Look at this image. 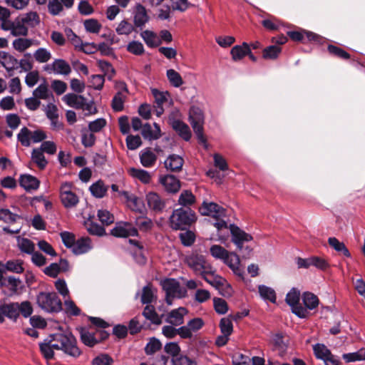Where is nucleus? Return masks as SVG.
I'll use <instances>...</instances> for the list:
<instances>
[{
    "instance_id": "obj_61",
    "label": "nucleus",
    "mask_w": 365,
    "mask_h": 365,
    "mask_svg": "<svg viewBox=\"0 0 365 365\" xmlns=\"http://www.w3.org/2000/svg\"><path fill=\"white\" fill-rule=\"evenodd\" d=\"M272 343L275 350L279 351V354L282 356L286 351L287 346L283 341L282 335L277 334L273 336Z\"/></svg>"
},
{
    "instance_id": "obj_56",
    "label": "nucleus",
    "mask_w": 365,
    "mask_h": 365,
    "mask_svg": "<svg viewBox=\"0 0 365 365\" xmlns=\"http://www.w3.org/2000/svg\"><path fill=\"white\" fill-rule=\"evenodd\" d=\"M167 77L171 85L174 87L178 88L183 84L181 76L174 69L167 71Z\"/></svg>"
},
{
    "instance_id": "obj_25",
    "label": "nucleus",
    "mask_w": 365,
    "mask_h": 365,
    "mask_svg": "<svg viewBox=\"0 0 365 365\" xmlns=\"http://www.w3.org/2000/svg\"><path fill=\"white\" fill-rule=\"evenodd\" d=\"M160 182L163 185L165 190L169 192H177L180 187L179 180L171 175L160 178Z\"/></svg>"
},
{
    "instance_id": "obj_10",
    "label": "nucleus",
    "mask_w": 365,
    "mask_h": 365,
    "mask_svg": "<svg viewBox=\"0 0 365 365\" xmlns=\"http://www.w3.org/2000/svg\"><path fill=\"white\" fill-rule=\"evenodd\" d=\"M300 292L292 288L286 296V302L291 307L292 312L299 318H306L309 314L307 309L299 304Z\"/></svg>"
},
{
    "instance_id": "obj_44",
    "label": "nucleus",
    "mask_w": 365,
    "mask_h": 365,
    "mask_svg": "<svg viewBox=\"0 0 365 365\" xmlns=\"http://www.w3.org/2000/svg\"><path fill=\"white\" fill-rule=\"evenodd\" d=\"M15 305L9 304H0V323L4 322V317H6L12 320V317L14 316L16 312Z\"/></svg>"
},
{
    "instance_id": "obj_53",
    "label": "nucleus",
    "mask_w": 365,
    "mask_h": 365,
    "mask_svg": "<svg viewBox=\"0 0 365 365\" xmlns=\"http://www.w3.org/2000/svg\"><path fill=\"white\" fill-rule=\"evenodd\" d=\"M134 31V26L126 20L121 21L115 29L118 35H130Z\"/></svg>"
},
{
    "instance_id": "obj_5",
    "label": "nucleus",
    "mask_w": 365,
    "mask_h": 365,
    "mask_svg": "<svg viewBox=\"0 0 365 365\" xmlns=\"http://www.w3.org/2000/svg\"><path fill=\"white\" fill-rule=\"evenodd\" d=\"M196 220L195 212L190 207H180L173 211L169 223L173 230H186Z\"/></svg>"
},
{
    "instance_id": "obj_59",
    "label": "nucleus",
    "mask_w": 365,
    "mask_h": 365,
    "mask_svg": "<svg viewBox=\"0 0 365 365\" xmlns=\"http://www.w3.org/2000/svg\"><path fill=\"white\" fill-rule=\"evenodd\" d=\"M126 48L128 52L136 56H140L145 52L143 43L137 41H133L128 43Z\"/></svg>"
},
{
    "instance_id": "obj_20",
    "label": "nucleus",
    "mask_w": 365,
    "mask_h": 365,
    "mask_svg": "<svg viewBox=\"0 0 365 365\" xmlns=\"http://www.w3.org/2000/svg\"><path fill=\"white\" fill-rule=\"evenodd\" d=\"M187 314L185 307H179L172 310L167 315L166 322L173 326H179L183 324L184 317Z\"/></svg>"
},
{
    "instance_id": "obj_12",
    "label": "nucleus",
    "mask_w": 365,
    "mask_h": 365,
    "mask_svg": "<svg viewBox=\"0 0 365 365\" xmlns=\"http://www.w3.org/2000/svg\"><path fill=\"white\" fill-rule=\"evenodd\" d=\"M43 68L49 74L68 76L71 72L69 63L61 58L55 59L52 63L45 65Z\"/></svg>"
},
{
    "instance_id": "obj_28",
    "label": "nucleus",
    "mask_w": 365,
    "mask_h": 365,
    "mask_svg": "<svg viewBox=\"0 0 365 365\" xmlns=\"http://www.w3.org/2000/svg\"><path fill=\"white\" fill-rule=\"evenodd\" d=\"M91 247V239L89 237H81L75 241L71 249L74 254L81 255L89 251Z\"/></svg>"
},
{
    "instance_id": "obj_19",
    "label": "nucleus",
    "mask_w": 365,
    "mask_h": 365,
    "mask_svg": "<svg viewBox=\"0 0 365 365\" xmlns=\"http://www.w3.org/2000/svg\"><path fill=\"white\" fill-rule=\"evenodd\" d=\"M0 64L6 70L9 76L19 68V61L11 54L0 51Z\"/></svg>"
},
{
    "instance_id": "obj_32",
    "label": "nucleus",
    "mask_w": 365,
    "mask_h": 365,
    "mask_svg": "<svg viewBox=\"0 0 365 365\" xmlns=\"http://www.w3.org/2000/svg\"><path fill=\"white\" fill-rule=\"evenodd\" d=\"M173 128L182 138L187 141L191 138V132L187 124L179 120H175L172 123Z\"/></svg>"
},
{
    "instance_id": "obj_64",
    "label": "nucleus",
    "mask_w": 365,
    "mask_h": 365,
    "mask_svg": "<svg viewBox=\"0 0 365 365\" xmlns=\"http://www.w3.org/2000/svg\"><path fill=\"white\" fill-rule=\"evenodd\" d=\"M84 26L87 31L93 34H98L101 29V24L93 19H88L84 21Z\"/></svg>"
},
{
    "instance_id": "obj_54",
    "label": "nucleus",
    "mask_w": 365,
    "mask_h": 365,
    "mask_svg": "<svg viewBox=\"0 0 365 365\" xmlns=\"http://www.w3.org/2000/svg\"><path fill=\"white\" fill-rule=\"evenodd\" d=\"M342 358L346 362H354L365 359V349H361L356 352L344 354Z\"/></svg>"
},
{
    "instance_id": "obj_49",
    "label": "nucleus",
    "mask_w": 365,
    "mask_h": 365,
    "mask_svg": "<svg viewBox=\"0 0 365 365\" xmlns=\"http://www.w3.org/2000/svg\"><path fill=\"white\" fill-rule=\"evenodd\" d=\"M31 45L32 40L24 38H18L15 39L12 43L13 48L19 52H24L27 48L31 47Z\"/></svg>"
},
{
    "instance_id": "obj_51",
    "label": "nucleus",
    "mask_w": 365,
    "mask_h": 365,
    "mask_svg": "<svg viewBox=\"0 0 365 365\" xmlns=\"http://www.w3.org/2000/svg\"><path fill=\"white\" fill-rule=\"evenodd\" d=\"M34 58L38 63H47L51 58V53L45 48H39L34 53Z\"/></svg>"
},
{
    "instance_id": "obj_24",
    "label": "nucleus",
    "mask_w": 365,
    "mask_h": 365,
    "mask_svg": "<svg viewBox=\"0 0 365 365\" xmlns=\"http://www.w3.org/2000/svg\"><path fill=\"white\" fill-rule=\"evenodd\" d=\"M19 184L26 191L37 190L39 187L40 182L34 176L29 174H24L20 176Z\"/></svg>"
},
{
    "instance_id": "obj_26",
    "label": "nucleus",
    "mask_w": 365,
    "mask_h": 365,
    "mask_svg": "<svg viewBox=\"0 0 365 365\" xmlns=\"http://www.w3.org/2000/svg\"><path fill=\"white\" fill-rule=\"evenodd\" d=\"M63 100L68 106L76 109L83 108L86 105V98L74 93L65 95Z\"/></svg>"
},
{
    "instance_id": "obj_16",
    "label": "nucleus",
    "mask_w": 365,
    "mask_h": 365,
    "mask_svg": "<svg viewBox=\"0 0 365 365\" xmlns=\"http://www.w3.org/2000/svg\"><path fill=\"white\" fill-rule=\"evenodd\" d=\"M230 230L232 235V242L240 250L242 248L244 242H249L252 240V237L250 234L245 232L235 225H230Z\"/></svg>"
},
{
    "instance_id": "obj_8",
    "label": "nucleus",
    "mask_w": 365,
    "mask_h": 365,
    "mask_svg": "<svg viewBox=\"0 0 365 365\" xmlns=\"http://www.w3.org/2000/svg\"><path fill=\"white\" fill-rule=\"evenodd\" d=\"M189 119L199 143L207 148L206 138L203 133L204 115L201 109L195 106L191 107L189 111Z\"/></svg>"
},
{
    "instance_id": "obj_63",
    "label": "nucleus",
    "mask_w": 365,
    "mask_h": 365,
    "mask_svg": "<svg viewBox=\"0 0 365 365\" xmlns=\"http://www.w3.org/2000/svg\"><path fill=\"white\" fill-rule=\"evenodd\" d=\"M48 12L53 16H57L63 11V7L60 0H48Z\"/></svg>"
},
{
    "instance_id": "obj_57",
    "label": "nucleus",
    "mask_w": 365,
    "mask_h": 365,
    "mask_svg": "<svg viewBox=\"0 0 365 365\" xmlns=\"http://www.w3.org/2000/svg\"><path fill=\"white\" fill-rule=\"evenodd\" d=\"M327 50L330 54L337 58L344 60L350 58V54L348 52L336 46L329 45Z\"/></svg>"
},
{
    "instance_id": "obj_38",
    "label": "nucleus",
    "mask_w": 365,
    "mask_h": 365,
    "mask_svg": "<svg viewBox=\"0 0 365 365\" xmlns=\"http://www.w3.org/2000/svg\"><path fill=\"white\" fill-rule=\"evenodd\" d=\"M230 53L234 61L241 60L250 53V46L247 43H243L241 46H235Z\"/></svg>"
},
{
    "instance_id": "obj_31",
    "label": "nucleus",
    "mask_w": 365,
    "mask_h": 365,
    "mask_svg": "<svg viewBox=\"0 0 365 365\" xmlns=\"http://www.w3.org/2000/svg\"><path fill=\"white\" fill-rule=\"evenodd\" d=\"M148 19L149 17L147 14L145 8L140 4L136 5L134 11L135 25L137 27H140L148 22Z\"/></svg>"
},
{
    "instance_id": "obj_21",
    "label": "nucleus",
    "mask_w": 365,
    "mask_h": 365,
    "mask_svg": "<svg viewBox=\"0 0 365 365\" xmlns=\"http://www.w3.org/2000/svg\"><path fill=\"white\" fill-rule=\"evenodd\" d=\"M10 304L16 305L14 316L12 317L13 321H16L19 314H21L24 317H29L33 313V307L30 302L24 301L21 303L11 302Z\"/></svg>"
},
{
    "instance_id": "obj_22",
    "label": "nucleus",
    "mask_w": 365,
    "mask_h": 365,
    "mask_svg": "<svg viewBox=\"0 0 365 365\" xmlns=\"http://www.w3.org/2000/svg\"><path fill=\"white\" fill-rule=\"evenodd\" d=\"M2 287L8 289L9 295H14L20 294L23 286L21 281L19 278L10 276L3 279Z\"/></svg>"
},
{
    "instance_id": "obj_39",
    "label": "nucleus",
    "mask_w": 365,
    "mask_h": 365,
    "mask_svg": "<svg viewBox=\"0 0 365 365\" xmlns=\"http://www.w3.org/2000/svg\"><path fill=\"white\" fill-rule=\"evenodd\" d=\"M328 243L330 247L334 249L338 252H341L344 256L347 257H351V254L344 245V242H340L338 239L334 237H329L328 239Z\"/></svg>"
},
{
    "instance_id": "obj_9",
    "label": "nucleus",
    "mask_w": 365,
    "mask_h": 365,
    "mask_svg": "<svg viewBox=\"0 0 365 365\" xmlns=\"http://www.w3.org/2000/svg\"><path fill=\"white\" fill-rule=\"evenodd\" d=\"M163 288L166 293V302L170 305L174 298H181L186 293V290L174 279H165L163 283Z\"/></svg>"
},
{
    "instance_id": "obj_27",
    "label": "nucleus",
    "mask_w": 365,
    "mask_h": 365,
    "mask_svg": "<svg viewBox=\"0 0 365 365\" xmlns=\"http://www.w3.org/2000/svg\"><path fill=\"white\" fill-rule=\"evenodd\" d=\"M184 160L178 155H170L165 161V166L167 170L171 172H179L182 170Z\"/></svg>"
},
{
    "instance_id": "obj_29",
    "label": "nucleus",
    "mask_w": 365,
    "mask_h": 365,
    "mask_svg": "<svg viewBox=\"0 0 365 365\" xmlns=\"http://www.w3.org/2000/svg\"><path fill=\"white\" fill-rule=\"evenodd\" d=\"M155 128L153 129L149 123H145L142 127V135L145 139L148 140H156L158 139L160 135V128L157 123H154Z\"/></svg>"
},
{
    "instance_id": "obj_58",
    "label": "nucleus",
    "mask_w": 365,
    "mask_h": 365,
    "mask_svg": "<svg viewBox=\"0 0 365 365\" xmlns=\"http://www.w3.org/2000/svg\"><path fill=\"white\" fill-rule=\"evenodd\" d=\"M85 225L87 231L91 235L96 236H103L106 235V230L95 222H86Z\"/></svg>"
},
{
    "instance_id": "obj_50",
    "label": "nucleus",
    "mask_w": 365,
    "mask_h": 365,
    "mask_svg": "<svg viewBox=\"0 0 365 365\" xmlns=\"http://www.w3.org/2000/svg\"><path fill=\"white\" fill-rule=\"evenodd\" d=\"M17 138L23 146H30L31 143L32 142L31 130L28 129L26 127L22 128L19 134L17 135Z\"/></svg>"
},
{
    "instance_id": "obj_15",
    "label": "nucleus",
    "mask_w": 365,
    "mask_h": 365,
    "mask_svg": "<svg viewBox=\"0 0 365 365\" xmlns=\"http://www.w3.org/2000/svg\"><path fill=\"white\" fill-rule=\"evenodd\" d=\"M110 234L117 237H128L130 236H136L138 235V230L130 222H118L110 230Z\"/></svg>"
},
{
    "instance_id": "obj_35",
    "label": "nucleus",
    "mask_w": 365,
    "mask_h": 365,
    "mask_svg": "<svg viewBox=\"0 0 365 365\" xmlns=\"http://www.w3.org/2000/svg\"><path fill=\"white\" fill-rule=\"evenodd\" d=\"M108 189V187L101 180L93 183L89 187L92 195L96 198L103 197L106 195Z\"/></svg>"
},
{
    "instance_id": "obj_11",
    "label": "nucleus",
    "mask_w": 365,
    "mask_h": 365,
    "mask_svg": "<svg viewBox=\"0 0 365 365\" xmlns=\"http://www.w3.org/2000/svg\"><path fill=\"white\" fill-rule=\"evenodd\" d=\"M60 197L66 208L74 207L79 202L78 197L71 190V184L69 182H65L61 186Z\"/></svg>"
},
{
    "instance_id": "obj_17",
    "label": "nucleus",
    "mask_w": 365,
    "mask_h": 365,
    "mask_svg": "<svg viewBox=\"0 0 365 365\" xmlns=\"http://www.w3.org/2000/svg\"><path fill=\"white\" fill-rule=\"evenodd\" d=\"M145 200L148 207L155 213L162 212L165 207V200L156 192H148Z\"/></svg>"
},
{
    "instance_id": "obj_55",
    "label": "nucleus",
    "mask_w": 365,
    "mask_h": 365,
    "mask_svg": "<svg viewBox=\"0 0 365 365\" xmlns=\"http://www.w3.org/2000/svg\"><path fill=\"white\" fill-rule=\"evenodd\" d=\"M314 354L317 359L323 361L331 355V351L322 344H317L313 346Z\"/></svg>"
},
{
    "instance_id": "obj_43",
    "label": "nucleus",
    "mask_w": 365,
    "mask_h": 365,
    "mask_svg": "<svg viewBox=\"0 0 365 365\" xmlns=\"http://www.w3.org/2000/svg\"><path fill=\"white\" fill-rule=\"evenodd\" d=\"M195 202V197L190 190H183L179 196L178 203L183 206V207H189Z\"/></svg>"
},
{
    "instance_id": "obj_41",
    "label": "nucleus",
    "mask_w": 365,
    "mask_h": 365,
    "mask_svg": "<svg viewBox=\"0 0 365 365\" xmlns=\"http://www.w3.org/2000/svg\"><path fill=\"white\" fill-rule=\"evenodd\" d=\"M33 96L38 99L47 100L52 96V93L49 90L48 84L44 82L33 91Z\"/></svg>"
},
{
    "instance_id": "obj_7",
    "label": "nucleus",
    "mask_w": 365,
    "mask_h": 365,
    "mask_svg": "<svg viewBox=\"0 0 365 365\" xmlns=\"http://www.w3.org/2000/svg\"><path fill=\"white\" fill-rule=\"evenodd\" d=\"M39 307L48 313H57L62 309V302L55 292H40L36 297Z\"/></svg>"
},
{
    "instance_id": "obj_46",
    "label": "nucleus",
    "mask_w": 365,
    "mask_h": 365,
    "mask_svg": "<svg viewBox=\"0 0 365 365\" xmlns=\"http://www.w3.org/2000/svg\"><path fill=\"white\" fill-rule=\"evenodd\" d=\"M128 96L120 93H115L111 101V108L115 112H120L124 109V103Z\"/></svg>"
},
{
    "instance_id": "obj_23",
    "label": "nucleus",
    "mask_w": 365,
    "mask_h": 365,
    "mask_svg": "<svg viewBox=\"0 0 365 365\" xmlns=\"http://www.w3.org/2000/svg\"><path fill=\"white\" fill-rule=\"evenodd\" d=\"M157 155L150 148H146L140 153V160L142 165L145 168H151L154 166L157 161Z\"/></svg>"
},
{
    "instance_id": "obj_42",
    "label": "nucleus",
    "mask_w": 365,
    "mask_h": 365,
    "mask_svg": "<svg viewBox=\"0 0 365 365\" xmlns=\"http://www.w3.org/2000/svg\"><path fill=\"white\" fill-rule=\"evenodd\" d=\"M302 301L307 309H314L319 304L318 297L311 292H304L302 295Z\"/></svg>"
},
{
    "instance_id": "obj_3",
    "label": "nucleus",
    "mask_w": 365,
    "mask_h": 365,
    "mask_svg": "<svg viewBox=\"0 0 365 365\" xmlns=\"http://www.w3.org/2000/svg\"><path fill=\"white\" fill-rule=\"evenodd\" d=\"M50 336L54 343L52 346L56 350H61L73 358H78L81 354V351L77 346L76 339L71 331L60 329Z\"/></svg>"
},
{
    "instance_id": "obj_13",
    "label": "nucleus",
    "mask_w": 365,
    "mask_h": 365,
    "mask_svg": "<svg viewBox=\"0 0 365 365\" xmlns=\"http://www.w3.org/2000/svg\"><path fill=\"white\" fill-rule=\"evenodd\" d=\"M80 334L82 342L91 347L107 339L108 336V334L103 330H96L95 332H91L86 329H81Z\"/></svg>"
},
{
    "instance_id": "obj_40",
    "label": "nucleus",
    "mask_w": 365,
    "mask_h": 365,
    "mask_svg": "<svg viewBox=\"0 0 365 365\" xmlns=\"http://www.w3.org/2000/svg\"><path fill=\"white\" fill-rule=\"evenodd\" d=\"M32 161L37 165V167L43 170L48 164L45 158L43 153L39 148L34 149L31 153Z\"/></svg>"
},
{
    "instance_id": "obj_37",
    "label": "nucleus",
    "mask_w": 365,
    "mask_h": 365,
    "mask_svg": "<svg viewBox=\"0 0 365 365\" xmlns=\"http://www.w3.org/2000/svg\"><path fill=\"white\" fill-rule=\"evenodd\" d=\"M140 36L148 47H157L160 43V41L157 34L151 31L146 30L141 32Z\"/></svg>"
},
{
    "instance_id": "obj_36",
    "label": "nucleus",
    "mask_w": 365,
    "mask_h": 365,
    "mask_svg": "<svg viewBox=\"0 0 365 365\" xmlns=\"http://www.w3.org/2000/svg\"><path fill=\"white\" fill-rule=\"evenodd\" d=\"M22 22L28 27H35L40 22L38 14L35 11H30L19 16Z\"/></svg>"
},
{
    "instance_id": "obj_14",
    "label": "nucleus",
    "mask_w": 365,
    "mask_h": 365,
    "mask_svg": "<svg viewBox=\"0 0 365 365\" xmlns=\"http://www.w3.org/2000/svg\"><path fill=\"white\" fill-rule=\"evenodd\" d=\"M1 27L4 31H9L14 36H26L29 32L27 26L19 17L13 21L1 23Z\"/></svg>"
},
{
    "instance_id": "obj_52",
    "label": "nucleus",
    "mask_w": 365,
    "mask_h": 365,
    "mask_svg": "<svg viewBox=\"0 0 365 365\" xmlns=\"http://www.w3.org/2000/svg\"><path fill=\"white\" fill-rule=\"evenodd\" d=\"M282 51L279 46H269L264 48L262 56L265 59H276Z\"/></svg>"
},
{
    "instance_id": "obj_18",
    "label": "nucleus",
    "mask_w": 365,
    "mask_h": 365,
    "mask_svg": "<svg viewBox=\"0 0 365 365\" xmlns=\"http://www.w3.org/2000/svg\"><path fill=\"white\" fill-rule=\"evenodd\" d=\"M204 324V321L199 317L190 320L186 325L180 327L182 339H191L192 333L201 329Z\"/></svg>"
},
{
    "instance_id": "obj_1",
    "label": "nucleus",
    "mask_w": 365,
    "mask_h": 365,
    "mask_svg": "<svg viewBox=\"0 0 365 365\" xmlns=\"http://www.w3.org/2000/svg\"><path fill=\"white\" fill-rule=\"evenodd\" d=\"M186 262L196 274L216 289H220L226 285L225 279L216 274V270L202 255L192 254L186 258Z\"/></svg>"
},
{
    "instance_id": "obj_6",
    "label": "nucleus",
    "mask_w": 365,
    "mask_h": 365,
    "mask_svg": "<svg viewBox=\"0 0 365 365\" xmlns=\"http://www.w3.org/2000/svg\"><path fill=\"white\" fill-rule=\"evenodd\" d=\"M199 211L202 215L210 216L216 222L214 226L218 231L227 228V223L225 220L226 217V210L215 202H204L199 208Z\"/></svg>"
},
{
    "instance_id": "obj_34",
    "label": "nucleus",
    "mask_w": 365,
    "mask_h": 365,
    "mask_svg": "<svg viewBox=\"0 0 365 365\" xmlns=\"http://www.w3.org/2000/svg\"><path fill=\"white\" fill-rule=\"evenodd\" d=\"M128 172L131 177L138 179L144 184L150 183L151 180L150 173L145 170L130 168L128 169Z\"/></svg>"
},
{
    "instance_id": "obj_48",
    "label": "nucleus",
    "mask_w": 365,
    "mask_h": 365,
    "mask_svg": "<svg viewBox=\"0 0 365 365\" xmlns=\"http://www.w3.org/2000/svg\"><path fill=\"white\" fill-rule=\"evenodd\" d=\"M4 268L9 272L16 274L22 273L24 270L23 262L21 260H9L3 265Z\"/></svg>"
},
{
    "instance_id": "obj_2",
    "label": "nucleus",
    "mask_w": 365,
    "mask_h": 365,
    "mask_svg": "<svg viewBox=\"0 0 365 365\" xmlns=\"http://www.w3.org/2000/svg\"><path fill=\"white\" fill-rule=\"evenodd\" d=\"M50 336L54 343L52 346L56 350H61L73 358H78L81 354V351L77 346L76 339L71 331L60 329Z\"/></svg>"
},
{
    "instance_id": "obj_45",
    "label": "nucleus",
    "mask_w": 365,
    "mask_h": 365,
    "mask_svg": "<svg viewBox=\"0 0 365 365\" xmlns=\"http://www.w3.org/2000/svg\"><path fill=\"white\" fill-rule=\"evenodd\" d=\"M98 66L104 73V75L107 76L109 81H111L115 75V70L113 66L106 61L100 60L98 61Z\"/></svg>"
},
{
    "instance_id": "obj_60",
    "label": "nucleus",
    "mask_w": 365,
    "mask_h": 365,
    "mask_svg": "<svg viewBox=\"0 0 365 365\" xmlns=\"http://www.w3.org/2000/svg\"><path fill=\"white\" fill-rule=\"evenodd\" d=\"M162 347V344L156 338H152L145 347V351L148 355L153 354L160 350Z\"/></svg>"
},
{
    "instance_id": "obj_4",
    "label": "nucleus",
    "mask_w": 365,
    "mask_h": 365,
    "mask_svg": "<svg viewBox=\"0 0 365 365\" xmlns=\"http://www.w3.org/2000/svg\"><path fill=\"white\" fill-rule=\"evenodd\" d=\"M210 252L214 258L220 259L227 264L235 274L240 277H243L244 271L240 266V257L236 253L228 252L224 247L217 245L211 246Z\"/></svg>"
},
{
    "instance_id": "obj_33",
    "label": "nucleus",
    "mask_w": 365,
    "mask_h": 365,
    "mask_svg": "<svg viewBox=\"0 0 365 365\" xmlns=\"http://www.w3.org/2000/svg\"><path fill=\"white\" fill-rule=\"evenodd\" d=\"M143 317L150 321L153 324L159 325L162 323V316L158 314L153 305H146L143 312Z\"/></svg>"
},
{
    "instance_id": "obj_47",
    "label": "nucleus",
    "mask_w": 365,
    "mask_h": 365,
    "mask_svg": "<svg viewBox=\"0 0 365 365\" xmlns=\"http://www.w3.org/2000/svg\"><path fill=\"white\" fill-rule=\"evenodd\" d=\"M258 289L259 293L262 299L275 303L276 294L273 289L265 285H259Z\"/></svg>"
},
{
    "instance_id": "obj_62",
    "label": "nucleus",
    "mask_w": 365,
    "mask_h": 365,
    "mask_svg": "<svg viewBox=\"0 0 365 365\" xmlns=\"http://www.w3.org/2000/svg\"><path fill=\"white\" fill-rule=\"evenodd\" d=\"M98 217L104 225H110L114 222V216L106 210H99Z\"/></svg>"
},
{
    "instance_id": "obj_30",
    "label": "nucleus",
    "mask_w": 365,
    "mask_h": 365,
    "mask_svg": "<svg viewBox=\"0 0 365 365\" xmlns=\"http://www.w3.org/2000/svg\"><path fill=\"white\" fill-rule=\"evenodd\" d=\"M52 344H54V343L53 342L50 335L46 339H45L43 342L39 344L41 353L47 360L52 359L54 356L53 350L55 349Z\"/></svg>"
}]
</instances>
